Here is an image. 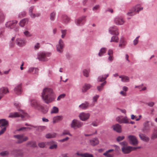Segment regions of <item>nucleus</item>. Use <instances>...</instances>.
Here are the masks:
<instances>
[{"mask_svg":"<svg viewBox=\"0 0 157 157\" xmlns=\"http://www.w3.org/2000/svg\"><path fill=\"white\" fill-rule=\"evenodd\" d=\"M41 97L45 103L49 104L54 101L56 96L52 89L45 88L42 93Z\"/></svg>","mask_w":157,"mask_h":157,"instance_id":"f257e3e1","label":"nucleus"},{"mask_svg":"<svg viewBox=\"0 0 157 157\" xmlns=\"http://www.w3.org/2000/svg\"><path fill=\"white\" fill-rule=\"evenodd\" d=\"M143 9V8L140 7V5H137L130 9L127 14L129 16H133L137 13H138L140 11L142 10Z\"/></svg>","mask_w":157,"mask_h":157,"instance_id":"f03ea898","label":"nucleus"},{"mask_svg":"<svg viewBox=\"0 0 157 157\" xmlns=\"http://www.w3.org/2000/svg\"><path fill=\"white\" fill-rule=\"evenodd\" d=\"M154 126V123L151 121H147L143 124V130L144 132H149L150 130V128Z\"/></svg>","mask_w":157,"mask_h":157,"instance_id":"7ed1b4c3","label":"nucleus"},{"mask_svg":"<svg viewBox=\"0 0 157 157\" xmlns=\"http://www.w3.org/2000/svg\"><path fill=\"white\" fill-rule=\"evenodd\" d=\"M13 137L17 140L16 143L17 144L21 143L28 140V138L23 134L15 135Z\"/></svg>","mask_w":157,"mask_h":157,"instance_id":"20e7f679","label":"nucleus"},{"mask_svg":"<svg viewBox=\"0 0 157 157\" xmlns=\"http://www.w3.org/2000/svg\"><path fill=\"white\" fill-rule=\"evenodd\" d=\"M8 122L5 119L0 120V127H4L0 131V136L4 133L8 125Z\"/></svg>","mask_w":157,"mask_h":157,"instance_id":"39448f33","label":"nucleus"},{"mask_svg":"<svg viewBox=\"0 0 157 157\" xmlns=\"http://www.w3.org/2000/svg\"><path fill=\"white\" fill-rule=\"evenodd\" d=\"M83 123L76 120H73L71 124V127L74 129L80 128L83 125Z\"/></svg>","mask_w":157,"mask_h":157,"instance_id":"423d86ee","label":"nucleus"},{"mask_svg":"<svg viewBox=\"0 0 157 157\" xmlns=\"http://www.w3.org/2000/svg\"><path fill=\"white\" fill-rule=\"evenodd\" d=\"M51 54L48 52H40L38 54V59L42 61H45L47 60V58L50 56Z\"/></svg>","mask_w":157,"mask_h":157,"instance_id":"0eeeda50","label":"nucleus"},{"mask_svg":"<svg viewBox=\"0 0 157 157\" xmlns=\"http://www.w3.org/2000/svg\"><path fill=\"white\" fill-rule=\"evenodd\" d=\"M140 148V147H132L130 146L123 147L122 148V151L124 153L128 154L132 151H134Z\"/></svg>","mask_w":157,"mask_h":157,"instance_id":"6e6552de","label":"nucleus"},{"mask_svg":"<svg viewBox=\"0 0 157 157\" xmlns=\"http://www.w3.org/2000/svg\"><path fill=\"white\" fill-rule=\"evenodd\" d=\"M26 113H25L23 111L22 112V113H17L15 112L13 113H11L10 114L9 117L11 118H14L17 117H21V118H23L26 116Z\"/></svg>","mask_w":157,"mask_h":157,"instance_id":"1a4fd4ad","label":"nucleus"},{"mask_svg":"<svg viewBox=\"0 0 157 157\" xmlns=\"http://www.w3.org/2000/svg\"><path fill=\"white\" fill-rule=\"evenodd\" d=\"M17 23V21L16 20L10 21L6 23V26L9 29H12L16 26Z\"/></svg>","mask_w":157,"mask_h":157,"instance_id":"9d476101","label":"nucleus"},{"mask_svg":"<svg viewBox=\"0 0 157 157\" xmlns=\"http://www.w3.org/2000/svg\"><path fill=\"white\" fill-rule=\"evenodd\" d=\"M129 142L131 144L134 145H136L138 143V140L133 135H129L128 136Z\"/></svg>","mask_w":157,"mask_h":157,"instance_id":"9b49d317","label":"nucleus"},{"mask_svg":"<svg viewBox=\"0 0 157 157\" xmlns=\"http://www.w3.org/2000/svg\"><path fill=\"white\" fill-rule=\"evenodd\" d=\"M64 47V44L63 41L61 39H60L59 42V44L56 45L57 51L59 53H62L63 51Z\"/></svg>","mask_w":157,"mask_h":157,"instance_id":"f8f14e48","label":"nucleus"},{"mask_svg":"<svg viewBox=\"0 0 157 157\" xmlns=\"http://www.w3.org/2000/svg\"><path fill=\"white\" fill-rule=\"evenodd\" d=\"M34 9V7L33 6L30 7L29 10V14L31 17L32 18H34L36 17H39L40 14L39 13H33V11Z\"/></svg>","mask_w":157,"mask_h":157,"instance_id":"ddd939ff","label":"nucleus"},{"mask_svg":"<svg viewBox=\"0 0 157 157\" xmlns=\"http://www.w3.org/2000/svg\"><path fill=\"white\" fill-rule=\"evenodd\" d=\"M34 9V7L33 6L30 7L29 10V14L31 17L32 18H34L36 17H39L40 14L39 13H33V11Z\"/></svg>","mask_w":157,"mask_h":157,"instance_id":"4468645a","label":"nucleus"},{"mask_svg":"<svg viewBox=\"0 0 157 157\" xmlns=\"http://www.w3.org/2000/svg\"><path fill=\"white\" fill-rule=\"evenodd\" d=\"M14 93L17 94H21L22 92V88L21 84L17 85L14 89Z\"/></svg>","mask_w":157,"mask_h":157,"instance_id":"2eb2a0df","label":"nucleus"},{"mask_svg":"<svg viewBox=\"0 0 157 157\" xmlns=\"http://www.w3.org/2000/svg\"><path fill=\"white\" fill-rule=\"evenodd\" d=\"M114 22L116 24L121 25L124 23V21L122 17H117L114 19Z\"/></svg>","mask_w":157,"mask_h":157,"instance_id":"dca6fc26","label":"nucleus"},{"mask_svg":"<svg viewBox=\"0 0 157 157\" xmlns=\"http://www.w3.org/2000/svg\"><path fill=\"white\" fill-rule=\"evenodd\" d=\"M109 30V33L112 34L116 35L118 34V29L115 26H113L110 27Z\"/></svg>","mask_w":157,"mask_h":157,"instance_id":"f3484780","label":"nucleus"},{"mask_svg":"<svg viewBox=\"0 0 157 157\" xmlns=\"http://www.w3.org/2000/svg\"><path fill=\"white\" fill-rule=\"evenodd\" d=\"M79 116L81 120L85 121L89 118L90 116V114L89 113H82L79 115Z\"/></svg>","mask_w":157,"mask_h":157,"instance_id":"a211bd4d","label":"nucleus"},{"mask_svg":"<svg viewBox=\"0 0 157 157\" xmlns=\"http://www.w3.org/2000/svg\"><path fill=\"white\" fill-rule=\"evenodd\" d=\"M16 44L19 47H22L24 46L26 44L25 40L20 38H17L16 40Z\"/></svg>","mask_w":157,"mask_h":157,"instance_id":"6ab92c4d","label":"nucleus"},{"mask_svg":"<svg viewBox=\"0 0 157 157\" xmlns=\"http://www.w3.org/2000/svg\"><path fill=\"white\" fill-rule=\"evenodd\" d=\"M30 104L31 106L37 109L39 108V105H40V104L39 102L34 99L30 100Z\"/></svg>","mask_w":157,"mask_h":157,"instance_id":"aec40b11","label":"nucleus"},{"mask_svg":"<svg viewBox=\"0 0 157 157\" xmlns=\"http://www.w3.org/2000/svg\"><path fill=\"white\" fill-rule=\"evenodd\" d=\"M122 117L120 116L116 118V121L120 123H129L128 119L126 117L121 118Z\"/></svg>","mask_w":157,"mask_h":157,"instance_id":"412c9836","label":"nucleus"},{"mask_svg":"<svg viewBox=\"0 0 157 157\" xmlns=\"http://www.w3.org/2000/svg\"><path fill=\"white\" fill-rule=\"evenodd\" d=\"M126 43L125 39L123 37H121L120 40L119 46L121 48H123L125 46Z\"/></svg>","mask_w":157,"mask_h":157,"instance_id":"4be33fe9","label":"nucleus"},{"mask_svg":"<svg viewBox=\"0 0 157 157\" xmlns=\"http://www.w3.org/2000/svg\"><path fill=\"white\" fill-rule=\"evenodd\" d=\"M39 70L37 68L30 67L29 68L27 71L28 73H30L33 74H37Z\"/></svg>","mask_w":157,"mask_h":157,"instance_id":"5701e85b","label":"nucleus"},{"mask_svg":"<svg viewBox=\"0 0 157 157\" xmlns=\"http://www.w3.org/2000/svg\"><path fill=\"white\" fill-rule=\"evenodd\" d=\"M113 129L118 132H121V126L118 124H117L113 126Z\"/></svg>","mask_w":157,"mask_h":157,"instance_id":"b1692460","label":"nucleus"},{"mask_svg":"<svg viewBox=\"0 0 157 157\" xmlns=\"http://www.w3.org/2000/svg\"><path fill=\"white\" fill-rule=\"evenodd\" d=\"M37 109L41 111L44 113H47L48 111V108H45L41 104L39 106V108Z\"/></svg>","mask_w":157,"mask_h":157,"instance_id":"393cba45","label":"nucleus"},{"mask_svg":"<svg viewBox=\"0 0 157 157\" xmlns=\"http://www.w3.org/2000/svg\"><path fill=\"white\" fill-rule=\"evenodd\" d=\"M86 17L82 16L80 18H79L77 19L76 21V23L78 25H80V24H83L85 22H82V21L84 20L85 21V18Z\"/></svg>","mask_w":157,"mask_h":157,"instance_id":"a878e982","label":"nucleus"},{"mask_svg":"<svg viewBox=\"0 0 157 157\" xmlns=\"http://www.w3.org/2000/svg\"><path fill=\"white\" fill-rule=\"evenodd\" d=\"M63 118V117L61 116H56L53 118V123L55 124L61 121Z\"/></svg>","mask_w":157,"mask_h":157,"instance_id":"bb28decb","label":"nucleus"},{"mask_svg":"<svg viewBox=\"0 0 157 157\" xmlns=\"http://www.w3.org/2000/svg\"><path fill=\"white\" fill-rule=\"evenodd\" d=\"M9 92L8 89L6 87H2L0 89V94L4 95Z\"/></svg>","mask_w":157,"mask_h":157,"instance_id":"cd10ccee","label":"nucleus"},{"mask_svg":"<svg viewBox=\"0 0 157 157\" xmlns=\"http://www.w3.org/2000/svg\"><path fill=\"white\" fill-rule=\"evenodd\" d=\"M119 77L121 78V81L124 82H128L129 81V78L125 75H120Z\"/></svg>","mask_w":157,"mask_h":157,"instance_id":"c85d7f7f","label":"nucleus"},{"mask_svg":"<svg viewBox=\"0 0 157 157\" xmlns=\"http://www.w3.org/2000/svg\"><path fill=\"white\" fill-rule=\"evenodd\" d=\"M90 142L91 145L94 146L98 144L99 143V141L98 138H94L90 140Z\"/></svg>","mask_w":157,"mask_h":157,"instance_id":"c756f323","label":"nucleus"},{"mask_svg":"<svg viewBox=\"0 0 157 157\" xmlns=\"http://www.w3.org/2000/svg\"><path fill=\"white\" fill-rule=\"evenodd\" d=\"M108 76L109 74H108L105 75L103 76H100L98 78V81L101 82L104 81Z\"/></svg>","mask_w":157,"mask_h":157,"instance_id":"7c9ffc66","label":"nucleus"},{"mask_svg":"<svg viewBox=\"0 0 157 157\" xmlns=\"http://www.w3.org/2000/svg\"><path fill=\"white\" fill-rule=\"evenodd\" d=\"M28 20L27 18H25L21 20L19 24L21 27L24 26L27 23Z\"/></svg>","mask_w":157,"mask_h":157,"instance_id":"2f4dec72","label":"nucleus"},{"mask_svg":"<svg viewBox=\"0 0 157 157\" xmlns=\"http://www.w3.org/2000/svg\"><path fill=\"white\" fill-rule=\"evenodd\" d=\"M91 86L89 84H85L82 88V91L83 92H86L87 90L90 89Z\"/></svg>","mask_w":157,"mask_h":157,"instance_id":"473e14b6","label":"nucleus"},{"mask_svg":"<svg viewBox=\"0 0 157 157\" xmlns=\"http://www.w3.org/2000/svg\"><path fill=\"white\" fill-rule=\"evenodd\" d=\"M89 106V104L87 102H85L84 103H82L79 105V107L83 109H85L87 108Z\"/></svg>","mask_w":157,"mask_h":157,"instance_id":"72a5a7b5","label":"nucleus"},{"mask_svg":"<svg viewBox=\"0 0 157 157\" xmlns=\"http://www.w3.org/2000/svg\"><path fill=\"white\" fill-rule=\"evenodd\" d=\"M139 137L140 139L144 141L147 142L149 141V138L146 136L142 134H139Z\"/></svg>","mask_w":157,"mask_h":157,"instance_id":"f704fd0d","label":"nucleus"},{"mask_svg":"<svg viewBox=\"0 0 157 157\" xmlns=\"http://www.w3.org/2000/svg\"><path fill=\"white\" fill-rule=\"evenodd\" d=\"M106 51V49L105 48H101L100 50L98 53V56H101L105 53Z\"/></svg>","mask_w":157,"mask_h":157,"instance_id":"c9c22d12","label":"nucleus"},{"mask_svg":"<svg viewBox=\"0 0 157 157\" xmlns=\"http://www.w3.org/2000/svg\"><path fill=\"white\" fill-rule=\"evenodd\" d=\"M56 134L55 133H49L46 135V137L47 138H54L56 137Z\"/></svg>","mask_w":157,"mask_h":157,"instance_id":"e433bc0d","label":"nucleus"},{"mask_svg":"<svg viewBox=\"0 0 157 157\" xmlns=\"http://www.w3.org/2000/svg\"><path fill=\"white\" fill-rule=\"evenodd\" d=\"M113 150L110 149L106 151L105 153H103V155L107 157H113V155L109 154V152L113 151Z\"/></svg>","mask_w":157,"mask_h":157,"instance_id":"4c0bfd02","label":"nucleus"},{"mask_svg":"<svg viewBox=\"0 0 157 157\" xmlns=\"http://www.w3.org/2000/svg\"><path fill=\"white\" fill-rule=\"evenodd\" d=\"M53 142H48V144H49L51 146L49 147V148L51 149H56L57 148V145L56 144H53L52 145L51 144L53 143Z\"/></svg>","mask_w":157,"mask_h":157,"instance_id":"58836bf2","label":"nucleus"},{"mask_svg":"<svg viewBox=\"0 0 157 157\" xmlns=\"http://www.w3.org/2000/svg\"><path fill=\"white\" fill-rule=\"evenodd\" d=\"M106 81H105L103 83L101 84L100 86H98L97 87L98 90L99 91H101L103 89V86L106 84Z\"/></svg>","mask_w":157,"mask_h":157,"instance_id":"ea45409f","label":"nucleus"},{"mask_svg":"<svg viewBox=\"0 0 157 157\" xmlns=\"http://www.w3.org/2000/svg\"><path fill=\"white\" fill-rule=\"evenodd\" d=\"M119 40L118 38L116 36H113L111 38L110 42H118Z\"/></svg>","mask_w":157,"mask_h":157,"instance_id":"a19ab883","label":"nucleus"},{"mask_svg":"<svg viewBox=\"0 0 157 157\" xmlns=\"http://www.w3.org/2000/svg\"><path fill=\"white\" fill-rule=\"evenodd\" d=\"M58 108L54 106L52 109L51 113H58Z\"/></svg>","mask_w":157,"mask_h":157,"instance_id":"79ce46f5","label":"nucleus"},{"mask_svg":"<svg viewBox=\"0 0 157 157\" xmlns=\"http://www.w3.org/2000/svg\"><path fill=\"white\" fill-rule=\"evenodd\" d=\"M151 138L152 139L157 138V128L155 129L152 135Z\"/></svg>","mask_w":157,"mask_h":157,"instance_id":"37998d69","label":"nucleus"},{"mask_svg":"<svg viewBox=\"0 0 157 157\" xmlns=\"http://www.w3.org/2000/svg\"><path fill=\"white\" fill-rule=\"evenodd\" d=\"M48 142H40L39 143L38 146L41 148H43L45 147L46 145L48 144Z\"/></svg>","mask_w":157,"mask_h":157,"instance_id":"c03bdc74","label":"nucleus"},{"mask_svg":"<svg viewBox=\"0 0 157 157\" xmlns=\"http://www.w3.org/2000/svg\"><path fill=\"white\" fill-rule=\"evenodd\" d=\"M9 154V152L8 151H6L1 152L0 153V155L2 156H6Z\"/></svg>","mask_w":157,"mask_h":157,"instance_id":"a18cd8bd","label":"nucleus"},{"mask_svg":"<svg viewBox=\"0 0 157 157\" xmlns=\"http://www.w3.org/2000/svg\"><path fill=\"white\" fill-rule=\"evenodd\" d=\"M24 35L27 37H30L32 36L31 33L28 31L26 30L24 32Z\"/></svg>","mask_w":157,"mask_h":157,"instance_id":"49530a36","label":"nucleus"},{"mask_svg":"<svg viewBox=\"0 0 157 157\" xmlns=\"http://www.w3.org/2000/svg\"><path fill=\"white\" fill-rule=\"evenodd\" d=\"M68 135L70 136H72V135L70 133L69 131L68 130H64L62 133V135Z\"/></svg>","mask_w":157,"mask_h":157,"instance_id":"de8ad7c7","label":"nucleus"},{"mask_svg":"<svg viewBox=\"0 0 157 157\" xmlns=\"http://www.w3.org/2000/svg\"><path fill=\"white\" fill-rule=\"evenodd\" d=\"M63 19L65 23L67 22L70 20L69 17L66 15L63 16Z\"/></svg>","mask_w":157,"mask_h":157,"instance_id":"09e8293b","label":"nucleus"},{"mask_svg":"<svg viewBox=\"0 0 157 157\" xmlns=\"http://www.w3.org/2000/svg\"><path fill=\"white\" fill-rule=\"evenodd\" d=\"M5 18V16L3 13H0V23L3 21Z\"/></svg>","mask_w":157,"mask_h":157,"instance_id":"8fccbe9b","label":"nucleus"},{"mask_svg":"<svg viewBox=\"0 0 157 157\" xmlns=\"http://www.w3.org/2000/svg\"><path fill=\"white\" fill-rule=\"evenodd\" d=\"M66 96V94H63L59 95L58 98H57V100L58 101L60 100L61 99L64 98Z\"/></svg>","mask_w":157,"mask_h":157,"instance_id":"3c124183","label":"nucleus"},{"mask_svg":"<svg viewBox=\"0 0 157 157\" xmlns=\"http://www.w3.org/2000/svg\"><path fill=\"white\" fill-rule=\"evenodd\" d=\"M56 13L55 12L52 13L50 14V19L51 20L53 21L54 20Z\"/></svg>","mask_w":157,"mask_h":157,"instance_id":"603ef678","label":"nucleus"},{"mask_svg":"<svg viewBox=\"0 0 157 157\" xmlns=\"http://www.w3.org/2000/svg\"><path fill=\"white\" fill-rule=\"evenodd\" d=\"M26 14V12L25 11H23L20 13L19 15V17L20 18H21L25 17Z\"/></svg>","mask_w":157,"mask_h":157,"instance_id":"864d4df0","label":"nucleus"},{"mask_svg":"<svg viewBox=\"0 0 157 157\" xmlns=\"http://www.w3.org/2000/svg\"><path fill=\"white\" fill-rule=\"evenodd\" d=\"M83 75L86 77H87L89 75V71L86 69L84 70L83 71Z\"/></svg>","mask_w":157,"mask_h":157,"instance_id":"5fc2aeb1","label":"nucleus"},{"mask_svg":"<svg viewBox=\"0 0 157 157\" xmlns=\"http://www.w3.org/2000/svg\"><path fill=\"white\" fill-rule=\"evenodd\" d=\"M66 30H61L62 33L61 37L62 38H63L64 37L66 34Z\"/></svg>","mask_w":157,"mask_h":157,"instance_id":"6e6d98bb","label":"nucleus"},{"mask_svg":"<svg viewBox=\"0 0 157 157\" xmlns=\"http://www.w3.org/2000/svg\"><path fill=\"white\" fill-rule=\"evenodd\" d=\"M40 44L39 43H37L35 44L34 46V49L35 50H38L40 48Z\"/></svg>","mask_w":157,"mask_h":157,"instance_id":"4d7b16f0","label":"nucleus"},{"mask_svg":"<svg viewBox=\"0 0 157 157\" xmlns=\"http://www.w3.org/2000/svg\"><path fill=\"white\" fill-rule=\"evenodd\" d=\"M143 85L140 86H136V87H138L139 89H140V91L144 90L146 89V88L145 87H143Z\"/></svg>","mask_w":157,"mask_h":157,"instance_id":"13d9d810","label":"nucleus"},{"mask_svg":"<svg viewBox=\"0 0 157 157\" xmlns=\"http://www.w3.org/2000/svg\"><path fill=\"white\" fill-rule=\"evenodd\" d=\"M93 156L92 154H90L87 153H85L83 154V157H93Z\"/></svg>","mask_w":157,"mask_h":157,"instance_id":"bf43d9fd","label":"nucleus"},{"mask_svg":"<svg viewBox=\"0 0 157 157\" xmlns=\"http://www.w3.org/2000/svg\"><path fill=\"white\" fill-rule=\"evenodd\" d=\"M99 97L98 95H96L94 96L93 98V100L94 102H95L97 101L98 98Z\"/></svg>","mask_w":157,"mask_h":157,"instance_id":"052dcab7","label":"nucleus"},{"mask_svg":"<svg viewBox=\"0 0 157 157\" xmlns=\"http://www.w3.org/2000/svg\"><path fill=\"white\" fill-rule=\"evenodd\" d=\"M124 138V136H119L118 137L117 139V141L119 142L123 140Z\"/></svg>","mask_w":157,"mask_h":157,"instance_id":"680f3d73","label":"nucleus"},{"mask_svg":"<svg viewBox=\"0 0 157 157\" xmlns=\"http://www.w3.org/2000/svg\"><path fill=\"white\" fill-rule=\"evenodd\" d=\"M139 36H137L133 41V44L134 45H136L138 42V39Z\"/></svg>","mask_w":157,"mask_h":157,"instance_id":"e2e57ef3","label":"nucleus"},{"mask_svg":"<svg viewBox=\"0 0 157 157\" xmlns=\"http://www.w3.org/2000/svg\"><path fill=\"white\" fill-rule=\"evenodd\" d=\"M120 144L122 146H123V147H126L127 145V143L125 141L122 142Z\"/></svg>","mask_w":157,"mask_h":157,"instance_id":"0e129e2a","label":"nucleus"},{"mask_svg":"<svg viewBox=\"0 0 157 157\" xmlns=\"http://www.w3.org/2000/svg\"><path fill=\"white\" fill-rule=\"evenodd\" d=\"M108 54L109 56L113 55V50L111 49H109L108 51Z\"/></svg>","mask_w":157,"mask_h":157,"instance_id":"69168bd1","label":"nucleus"},{"mask_svg":"<svg viewBox=\"0 0 157 157\" xmlns=\"http://www.w3.org/2000/svg\"><path fill=\"white\" fill-rule=\"evenodd\" d=\"M10 69H9L8 71H3L2 72L3 75H8V74H9V72L10 71Z\"/></svg>","mask_w":157,"mask_h":157,"instance_id":"338daca9","label":"nucleus"},{"mask_svg":"<svg viewBox=\"0 0 157 157\" xmlns=\"http://www.w3.org/2000/svg\"><path fill=\"white\" fill-rule=\"evenodd\" d=\"M15 43L14 42L10 41V47H13L14 46Z\"/></svg>","mask_w":157,"mask_h":157,"instance_id":"774afa93","label":"nucleus"}]
</instances>
